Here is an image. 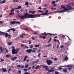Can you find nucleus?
<instances>
[{"mask_svg": "<svg viewBox=\"0 0 74 74\" xmlns=\"http://www.w3.org/2000/svg\"><path fill=\"white\" fill-rule=\"evenodd\" d=\"M41 67V66L39 65H38L37 66L35 67V69L36 70H38V69H40Z\"/></svg>", "mask_w": 74, "mask_h": 74, "instance_id": "nucleus-13", "label": "nucleus"}, {"mask_svg": "<svg viewBox=\"0 0 74 74\" xmlns=\"http://www.w3.org/2000/svg\"><path fill=\"white\" fill-rule=\"evenodd\" d=\"M51 40H52V38H50V39L48 41V43H49V42H50V41H51Z\"/></svg>", "mask_w": 74, "mask_h": 74, "instance_id": "nucleus-40", "label": "nucleus"}, {"mask_svg": "<svg viewBox=\"0 0 74 74\" xmlns=\"http://www.w3.org/2000/svg\"><path fill=\"white\" fill-rule=\"evenodd\" d=\"M33 47V45H31L29 47V48H32Z\"/></svg>", "mask_w": 74, "mask_h": 74, "instance_id": "nucleus-44", "label": "nucleus"}, {"mask_svg": "<svg viewBox=\"0 0 74 74\" xmlns=\"http://www.w3.org/2000/svg\"><path fill=\"white\" fill-rule=\"evenodd\" d=\"M25 45H24L23 44L21 45V47H25Z\"/></svg>", "mask_w": 74, "mask_h": 74, "instance_id": "nucleus-56", "label": "nucleus"}, {"mask_svg": "<svg viewBox=\"0 0 74 74\" xmlns=\"http://www.w3.org/2000/svg\"><path fill=\"white\" fill-rule=\"evenodd\" d=\"M49 11V10H47L46 11V12H45V13L46 14H48V12Z\"/></svg>", "mask_w": 74, "mask_h": 74, "instance_id": "nucleus-42", "label": "nucleus"}, {"mask_svg": "<svg viewBox=\"0 0 74 74\" xmlns=\"http://www.w3.org/2000/svg\"><path fill=\"white\" fill-rule=\"evenodd\" d=\"M15 23H17V24L20 25V24H21V22L19 21H15Z\"/></svg>", "mask_w": 74, "mask_h": 74, "instance_id": "nucleus-21", "label": "nucleus"}, {"mask_svg": "<svg viewBox=\"0 0 74 74\" xmlns=\"http://www.w3.org/2000/svg\"><path fill=\"white\" fill-rule=\"evenodd\" d=\"M25 34H22L20 36V37H21L22 38H23V35H25Z\"/></svg>", "mask_w": 74, "mask_h": 74, "instance_id": "nucleus-25", "label": "nucleus"}, {"mask_svg": "<svg viewBox=\"0 0 74 74\" xmlns=\"http://www.w3.org/2000/svg\"><path fill=\"white\" fill-rule=\"evenodd\" d=\"M36 61H36V62H37V63H38V62H40V61H39V60L38 59H37V60H36Z\"/></svg>", "mask_w": 74, "mask_h": 74, "instance_id": "nucleus-48", "label": "nucleus"}, {"mask_svg": "<svg viewBox=\"0 0 74 74\" xmlns=\"http://www.w3.org/2000/svg\"><path fill=\"white\" fill-rule=\"evenodd\" d=\"M23 30H28V31H29V29L27 28H26V29H23Z\"/></svg>", "mask_w": 74, "mask_h": 74, "instance_id": "nucleus-41", "label": "nucleus"}, {"mask_svg": "<svg viewBox=\"0 0 74 74\" xmlns=\"http://www.w3.org/2000/svg\"><path fill=\"white\" fill-rule=\"evenodd\" d=\"M66 36V37H68V38H69V40H71V39H70V38H69V36H67L66 35H65Z\"/></svg>", "mask_w": 74, "mask_h": 74, "instance_id": "nucleus-47", "label": "nucleus"}, {"mask_svg": "<svg viewBox=\"0 0 74 74\" xmlns=\"http://www.w3.org/2000/svg\"><path fill=\"white\" fill-rule=\"evenodd\" d=\"M25 68H27V67H29V65L27 64L25 65Z\"/></svg>", "mask_w": 74, "mask_h": 74, "instance_id": "nucleus-36", "label": "nucleus"}, {"mask_svg": "<svg viewBox=\"0 0 74 74\" xmlns=\"http://www.w3.org/2000/svg\"><path fill=\"white\" fill-rule=\"evenodd\" d=\"M25 5H29V3L27 2H26L25 4Z\"/></svg>", "mask_w": 74, "mask_h": 74, "instance_id": "nucleus-31", "label": "nucleus"}, {"mask_svg": "<svg viewBox=\"0 0 74 74\" xmlns=\"http://www.w3.org/2000/svg\"><path fill=\"white\" fill-rule=\"evenodd\" d=\"M2 70L3 71V72H7V70L6 68H2Z\"/></svg>", "mask_w": 74, "mask_h": 74, "instance_id": "nucleus-11", "label": "nucleus"}, {"mask_svg": "<svg viewBox=\"0 0 74 74\" xmlns=\"http://www.w3.org/2000/svg\"><path fill=\"white\" fill-rule=\"evenodd\" d=\"M27 69L25 68L24 69V71H27Z\"/></svg>", "mask_w": 74, "mask_h": 74, "instance_id": "nucleus-55", "label": "nucleus"}, {"mask_svg": "<svg viewBox=\"0 0 74 74\" xmlns=\"http://www.w3.org/2000/svg\"><path fill=\"white\" fill-rule=\"evenodd\" d=\"M11 70V69H9L8 71V73H10V72Z\"/></svg>", "mask_w": 74, "mask_h": 74, "instance_id": "nucleus-54", "label": "nucleus"}, {"mask_svg": "<svg viewBox=\"0 0 74 74\" xmlns=\"http://www.w3.org/2000/svg\"><path fill=\"white\" fill-rule=\"evenodd\" d=\"M67 67L69 68L68 70L69 71H71V69L73 68V66L71 65H67Z\"/></svg>", "mask_w": 74, "mask_h": 74, "instance_id": "nucleus-5", "label": "nucleus"}, {"mask_svg": "<svg viewBox=\"0 0 74 74\" xmlns=\"http://www.w3.org/2000/svg\"><path fill=\"white\" fill-rule=\"evenodd\" d=\"M16 8H12V10H10V12H14L15 10H16Z\"/></svg>", "mask_w": 74, "mask_h": 74, "instance_id": "nucleus-16", "label": "nucleus"}, {"mask_svg": "<svg viewBox=\"0 0 74 74\" xmlns=\"http://www.w3.org/2000/svg\"><path fill=\"white\" fill-rule=\"evenodd\" d=\"M55 74H59V73L58 72H56L55 73Z\"/></svg>", "mask_w": 74, "mask_h": 74, "instance_id": "nucleus-61", "label": "nucleus"}, {"mask_svg": "<svg viewBox=\"0 0 74 74\" xmlns=\"http://www.w3.org/2000/svg\"><path fill=\"white\" fill-rule=\"evenodd\" d=\"M34 34H36V35H37V32H35L34 33H33Z\"/></svg>", "mask_w": 74, "mask_h": 74, "instance_id": "nucleus-57", "label": "nucleus"}, {"mask_svg": "<svg viewBox=\"0 0 74 74\" xmlns=\"http://www.w3.org/2000/svg\"><path fill=\"white\" fill-rule=\"evenodd\" d=\"M17 59V57L16 56L13 58H11V60L13 61V62H14L15 60H16Z\"/></svg>", "mask_w": 74, "mask_h": 74, "instance_id": "nucleus-8", "label": "nucleus"}, {"mask_svg": "<svg viewBox=\"0 0 74 74\" xmlns=\"http://www.w3.org/2000/svg\"><path fill=\"white\" fill-rule=\"evenodd\" d=\"M48 34H49V36H55V34H52L50 33H48Z\"/></svg>", "mask_w": 74, "mask_h": 74, "instance_id": "nucleus-23", "label": "nucleus"}, {"mask_svg": "<svg viewBox=\"0 0 74 74\" xmlns=\"http://www.w3.org/2000/svg\"><path fill=\"white\" fill-rule=\"evenodd\" d=\"M68 57H67V56H66L65 57V58H64V60H68Z\"/></svg>", "mask_w": 74, "mask_h": 74, "instance_id": "nucleus-26", "label": "nucleus"}, {"mask_svg": "<svg viewBox=\"0 0 74 74\" xmlns=\"http://www.w3.org/2000/svg\"><path fill=\"white\" fill-rule=\"evenodd\" d=\"M61 37H63L64 38V37H65V36L64 35H63L62 36H61Z\"/></svg>", "mask_w": 74, "mask_h": 74, "instance_id": "nucleus-63", "label": "nucleus"}, {"mask_svg": "<svg viewBox=\"0 0 74 74\" xmlns=\"http://www.w3.org/2000/svg\"><path fill=\"white\" fill-rule=\"evenodd\" d=\"M63 71L64 72V73H67V70L66 69H63Z\"/></svg>", "mask_w": 74, "mask_h": 74, "instance_id": "nucleus-20", "label": "nucleus"}, {"mask_svg": "<svg viewBox=\"0 0 74 74\" xmlns=\"http://www.w3.org/2000/svg\"><path fill=\"white\" fill-rule=\"evenodd\" d=\"M55 3H56V1H52L51 2V4H55Z\"/></svg>", "mask_w": 74, "mask_h": 74, "instance_id": "nucleus-29", "label": "nucleus"}, {"mask_svg": "<svg viewBox=\"0 0 74 74\" xmlns=\"http://www.w3.org/2000/svg\"><path fill=\"white\" fill-rule=\"evenodd\" d=\"M4 34V33L0 31V35H2Z\"/></svg>", "mask_w": 74, "mask_h": 74, "instance_id": "nucleus-22", "label": "nucleus"}, {"mask_svg": "<svg viewBox=\"0 0 74 74\" xmlns=\"http://www.w3.org/2000/svg\"><path fill=\"white\" fill-rule=\"evenodd\" d=\"M11 30V29H8V32H10V30Z\"/></svg>", "mask_w": 74, "mask_h": 74, "instance_id": "nucleus-58", "label": "nucleus"}, {"mask_svg": "<svg viewBox=\"0 0 74 74\" xmlns=\"http://www.w3.org/2000/svg\"><path fill=\"white\" fill-rule=\"evenodd\" d=\"M28 15L29 14L27 13H26L24 14V16L22 15L20 16V14H19L18 16L19 18L21 19H26V18H36V17L37 16V14Z\"/></svg>", "mask_w": 74, "mask_h": 74, "instance_id": "nucleus-1", "label": "nucleus"}, {"mask_svg": "<svg viewBox=\"0 0 74 74\" xmlns=\"http://www.w3.org/2000/svg\"><path fill=\"white\" fill-rule=\"evenodd\" d=\"M26 52H28V53H30L31 52H32V49L27 50H26Z\"/></svg>", "mask_w": 74, "mask_h": 74, "instance_id": "nucleus-9", "label": "nucleus"}, {"mask_svg": "<svg viewBox=\"0 0 74 74\" xmlns=\"http://www.w3.org/2000/svg\"><path fill=\"white\" fill-rule=\"evenodd\" d=\"M24 47L25 48H27V49L29 48V47H28L27 46L25 45Z\"/></svg>", "mask_w": 74, "mask_h": 74, "instance_id": "nucleus-51", "label": "nucleus"}, {"mask_svg": "<svg viewBox=\"0 0 74 74\" xmlns=\"http://www.w3.org/2000/svg\"><path fill=\"white\" fill-rule=\"evenodd\" d=\"M0 54L2 52L3 53V52H4V51L3 50V49H2V47H1V46H0Z\"/></svg>", "mask_w": 74, "mask_h": 74, "instance_id": "nucleus-14", "label": "nucleus"}, {"mask_svg": "<svg viewBox=\"0 0 74 74\" xmlns=\"http://www.w3.org/2000/svg\"><path fill=\"white\" fill-rule=\"evenodd\" d=\"M64 12L62 10L58 11V13H60V12Z\"/></svg>", "mask_w": 74, "mask_h": 74, "instance_id": "nucleus-32", "label": "nucleus"}, {"mask_svg": "<svg viewBox=\"0 0 74 74\" xmlns=\"http://www.w3.org/2000/svg\"><path fill=\"white\" fill-rule=\"evenodd\" d=\"M5 3V0H4L1 2H0L1 4H3V3Z\"/></svg>", "mask_w": 74, "mask_h": 74, "instance_id": "nucleus-24", "label": "nucleus"}, {"mask_svg": "<svg viewBox=\"0 0 74 74\" xmlns=\"http://www.w3.org/2000/svg\"><path fill=\"white\" fill-rule=\"evenodd\" d=\"M13 1H14V2H19V1L18 0H13Z\"/></svg>", "mask_w": 74, "mask_h": 74, "instance_id": "nucleus-45", "label": "nucleus"}, {"mask_svg": "<svg viewBox=\"0 0 74 74\" xmlns=\"http://www.w3.org/2000/svg\"><path fill=\"white\" fill-rule=\"evenodd\" d=\"M58 69L59 70H62V68L60 67H59L58 68Z\"/></svg>", "mask_w": 74, "mask_h": 74, "instance_id": "nucleus-52", "label": "nucleus"}, {"mask_svg": "<svg viewBox=\"0 0 74 74\" xmlns=\"http://www.w3.org/2000/svg\"><path fill=\"white\" fill-rule=\"evenodd\" d=\"M17 67H18L20 68V67H21V66L20 65H17Z\"/></svg>", "mask_w": 74, "mask_h": 74, "instance_id": "nucleus-62", "label": "nucleus"}, {"mask_svg": "<svg viewBox=\"0 0 74 74\" xmlns=\"http://www.w3.org/2000/svg\"><path fill=\"white\" fill-rule=\"evenodd\" d=\"M11 44H12V42H9L8 43V45H11Z\"/></svg>", "mask_w": 74, "mask_h": 74, "instance_id": "nucleus-38", "label": "nucleus"}, {"mask_svg": "<svg viewBox=\"0 0 74 74\" xmlns=\"http://www.w3.org/2000/svg\"><path fill=\"white\" fill-rule=\"evenodd\" d=\"M31 68L32 67H29V68H28L27 69V70H30V69H31Z\"/></svg>", "mask_w": 74, "mask_h": 74, "instance_id": "nucleus-53", "label": "nucleus"}, {"mask_svg": "<svg viewBox=\"0 0 74 74\" xmlns=\"http://www.w3.org/2000/svg\"><path fill=\"white\" fill-rule=\"evenodd\" d=\"M39 37H40V38H43V39H45V38H46V37H45V36H44L43 37L41 36H39Z\"/></svg>", "mask_w": 74, "mask_h": 74, "instance_id": "nucleus-18", "label": "nucleus"}, {"mask_svg": "<svg viewBox=\"0 0 74 74\" xmlns=\"http://www.w3.org/2000/svg\"><path fill=\"white\" fill-rule=\"evenodd\" d=\"M27 56H25L24 57V60L23 61V62H25V61H26V59H27Z\"/></svg>", "mask_w": 74, "mask_h": 74, "instance_id": "nucleus-17", "label": "nucleus"}, {"mask_svg": "<svg viewBox=\"0 0 74 74\" xmlns=\"http://www.w3.org/2000/svg\"><path fill=\"white\" fill-rule=\"evenodd\" d=\"M11 29L12 30L13 32L15 31V29L14 28H11Z\"/></svg>", "mask_w": 74, "mask_h": 74, "instance_id": "nucleus-43", "label": "nucleus"}, {"mask_svg": "<svg viewBox=\"0 0 74 74\" xmlns=\"http://www.w3.org/2000/svg\"><path fill=\"white\" fill-rule=\"evenodd\" d=\"M12 48V55H15V54H18V52H19L20 48L16 49H15V47L12 46L11 47Z\"/></svg>", "mask_w": 74, "mask_h": 74, "instance_id": "nucleus-3", "label": "nucleus"}, {"mask_svg": "<svg viewBox=\"0 0 74 74\" xmlns=\"http://www.w3.org/2000/svg\"><path fill=\"white\" fill-rule=\"evenodd\" d=\"M60 44H59V45H58L57 47V49H58V48H59V45Z\"/></svg>", "mask_w": 74, "mask_h": 74, "instance_id": "nucleus-60", "label": "nucleus"}, {"mask_svg": "<svg viewBox=\"0 0 74 74\" xmlns=\"http://www.w3.org/2000/svg\"><path fill=\"white\" fill-rule=\"evenodd\" d=\"M54 69V68H52V69L50 70H49L48 71L47 73V74L50 73V72H54V70L53 69Z\"/></svg>", "mask_w": 74, "mask_h": 74, "instance_id": "nucleus-7", "label": "nucleus"}, {"mask_svg": "<svg viewBox=\"0 0 74 74\" xmlns=\"http://www.w3.org/2000/svg\"><path fill=\"white\" fill-rule=\"evenodd\" d=\"M18 72L19 74H21V73H22V72L21 71H18Z\"/></svg>", "mask_w": 74, "mask_h": 74, "instance_id": "nucleus-50", "label": "nucleus"}, {"mask_svg": "<svg viewBox=\"0 0 74 74\" xmlns=\"http://www.w3.org/2000/svg\"><path fill=\"white\" fill-rule=\"evenodd\" d=\"M70 5H71V3H69L66 7H64V5H61V9H64L62 10L64 12H66V11H67L69 10H73L74 8H72L71 6H70Z\"/></svg>", "mask_w": 74, "mask_h": 74, "instance_id": "nucleus-2", "label": "nucleus"}, {"mask_svg": "<svg viewBox=\"0 0 74 74\" xmlns=\"http://www.w3.org/2000/svg\"><path fill=\"white\" fill-rule=\"evenodd\" d=\"M10 24H15V21H12L10 23Z\"/></svg>", "mask_w": 74, "mask_h": 74, "instance_id": "nucleus-27", "label": "nucleus"}, {"mask_svg": "<svg viewBox=\"0 0 74 74\" xmlns=\"http://www.w3.org/2000/svg\"><path fill=\"white\" fill-rule=\"evenodd\" d=\"M0 23L1 24H3V22L2 21H0Z\"/></svg>", "mask_w": 74, "mask_h": 74, "instance_id": "nucleus-59", "label": "nucleus"}, {"mask_svg": "<svg viewBox=\"0 0 74 74\" xmlns=\"http://www.w3.org/2000/svg\"><path fill=\"white\" fill-rule=\"evenodd\" d=\"M35 11H32V14H35Z\"/></svg>", "mask_w": 74, "mask_h": 74, "instance_id": "nucleus-49", "label": "nucleus"}, {"mask_svg": "<svg viewBox=\"0 0 74 74\" xmlns=\"http://www.w3.org/2000/svg\"><path fill=\"white\" fill-rule=\"evenodd\" d=\"M40 55H41V53H39L38 55V58H40Z\"/></svg>", "mask_w": 74, "mask_h": 74, "instance_id": "nucleus-37", "label": "nucleus"}, {"mask_svg": "<svg viewBox=\"0 0 74 74\" xmlns=\"http://www.w3.org/2000/svg\"><path fill=\"white\" fill-rule=\"evenodd\" d=\"M4 34H5V37L6 38H7V37L8 36L9 38H11V36L10 35H8V34L7 33H4Z\"/></svg>", "mask_w": 74, "mask_h": 74, "instance_id": "nucleus-6", "label": "nucleus"}, {"mask_svg": "<svg viewBox=\"0 0 74 74\" xmlns=\"http://www.w3.org/2000/svg\"><path fill=\"white\" fill-rule=\"evenodd\" d=\"M66 36V37H68V38H69V40H71V39H70V38H69V36H67L66 35H65Z\"/></svg>", "mask_w": 74, "mask_h": 74, "instance_id": "nucleus-46", "label": "nucleus"}, {"mask_svg": "<svg viewBox=\"0 0 74 74\" xmlns=\"http://www.w3.org/2000/svg\"><path fill=\"white\" fill-rule=\"evenodd\" d=\"M51 44H49L47 45H46L45 46V47H51Z\"/></svg>", "mask_w": 74, "mask_h": 74, "instance_id": "nucleus-34", "label": "nucleus"}, {"mask_svg": "<svg viewBox=\"0 0 74 74\" xmlns=\"http://www.w3.org/2000/svg\"><path fill=\"white\" fill-rule=\"evenodd\" d=\"M22 8V7L21 6H18V8H16V9H20V8Z\"/></svg>", "mask_w": 74, "mask_h": 74, "instance_id": "nucleus-28", "label": "nucleus"}, {"mask_svg": "<svg viewBox=\"0 0 74 74\" xmlns=\"http://www.w3.org/2000/svg\"><path fill=\"white\" fill-rule=\"evenodd\" d=\"M24 74H29V73L27 72H25Z\"/></svg>", "mask_w": 74, "mask_h": 74, "instance_id": "nucleus-64", "label": "nucleus"}, {"mask_svg": "<svg viewBox=\"0 0 74 74\" xmlns=\"http://www.w3.org/2000/svg\"><path fill=\"white\" fill-rule=\"evenodd\" d=\"M40 46V45H36L35 46V47H36V48H37V47H38Z\"/></svg>", "mask_w": 74, "mask_h": 74, "instance_id": "nucleus-33", "label": "nucleus"}, {"mask_svg": "<svg viewBox=\"0 0 74 74\" xmlns=\"http://www.w3.org/2000/svg\"><path fill=\"white\" fill-rule=\"evenodd\" d=\"M43 67L44 68H45V70H46V71H48V70H49V69L48 68V66H43Z\"/></svg>", "mask_w": 74, "mask_h": 74, "instance_id": "nucleus-10", "label": "nucleus"}, {"mask_svg": "<svg viewBox=\"0 0 74 74\" xmlns=\"http://www.w3.org/2000/svg\"><path fill=\"white\" fill-rule=\"evenodd\" d=\"M37 62H36V61H34L33 62L32 64H34L35 63H37Z\"/></svg>", "mask_w": 74, "mask_h": 74, "instance_id": "nucleus-39", "label": "nucleus"}, {"mask_svg": "<svg viewBox=\"0 0 74 74\" xmlns=\"http://www.w3.org/2000/svg\"><path fill=\"white\" fill-rule=\"evenodd\" d=\"M5 57L7 58H12V57L10 55V54H7L5 55Z\"/></svg>", "mask_w": 74, "mask_h": 74, "instance_id": "nucleus-15", "label": "nucleus"}, {"mask_svg": "<svg viewBox=\"0 0 74 74\" xmlns=\"http://www.w3.org/2000/svg\"><path fill=\"white\" fill-rule=\"evenodd\" d=\"M9 15H15V13L14 12H11L10 13Z\"/></svg>", "mask_w": 74, "mask_h": 74, "instance_id": "nucleus-30", "label": "nucleus"}, {"mask_svg": "<svg viewBox=\"0 0 74 74\" xmlns=\"http://www.w3.org/2000/svg\"><path fill=\"white\" fill-rule=\"evenodd\" d=\"M46 61V63H47V64L48 65V66H50L52 63H53V62L51 60H48L47 59Z\"/></svg>", "mask_w": 74, "mask_h": 74, "instance_id": "nucleus-4", "label": "nucleus"}, {"mask_svg": "<svg viewBox=\"0 0 74 74\" xmlns=\"http://www.w3.org/2000/svg\"><path fill=\"white\" fill-rule=\"evenodd\" d=\"M44 34L45 35H46V36H48V34L46 33L45 32L43 34H42V35H43Z\"/></svg>", "mask_w": 74, "mask_h": 74, "instance_id": "nucleus-35", "label": "nucleus"}, {"mask_svg": "<svg viewBox=\"0 0 74 74\" xmlns=\"http://www.w3.org/2000/svg\"><path fill=\"white\" fill-rule=\"evenodd\" d=\"M42 15H49V13L47 14V13H45L42 14Z\"/></svg>", "mask_w": 74, "mask_h": 74, "instance_id": "nucleus-19", "label": "nucleus"}, {"mask_svg": "<svg viewBox=\"0 0 74 74\" xmlns=\"http://www.w3.org/2000/svg\"><path fill=\"white\" fill-rule=\"evenodd\" d=\"M33 50H32L31 49V52L33 53H36V50L37 49V48H34L33 49Z\"/></svg>", "mask_w": 74, "mask_h": 74, "instance_id": "nucleus-12", "label": "nucleus"}]
</instances>
